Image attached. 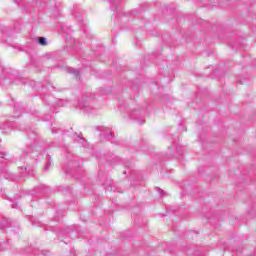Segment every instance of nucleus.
I'll return each mask as SVG.
<instances>
[{
	"instance_id": "1",
	"label": "nucleus",
	"mask_w": 256,
	"mask_h": 256,
	"mask_svg": "<svg viewBox=\"0 0 256 256\" xmlns=\"http://www.w3.org/2000/svg\"><path fill=\"white\" fill-rule=\"evenodd\" d=\"M38 43H39L40 45H42V46H45V45H47V39H46L45 37H40V38L38 39Z\"/></svg>"
}]
</instances>
